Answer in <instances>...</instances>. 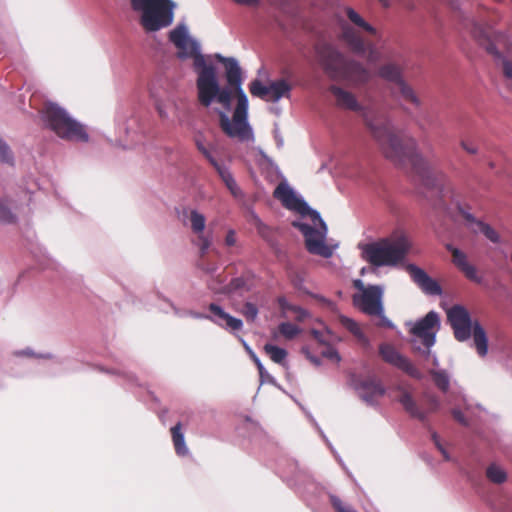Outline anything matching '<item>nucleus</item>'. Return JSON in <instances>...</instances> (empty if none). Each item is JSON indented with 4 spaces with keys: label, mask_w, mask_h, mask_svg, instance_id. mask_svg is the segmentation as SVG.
Returning <instances> with one entry per match:
<instances>
[{
    "label": "nucleus",
    "mask_w": 512,
    "mask_h": 512,
    "mask_svg": "<svg viewBox=\"0 0 512 512\" xmlns=\"http://www.w3.org/2000/svg\"><path fill=\"white\" fill-rule=\"evenodd\" d=\"M273 194L284 207L299 212L304 218V220L294 221L292 225L302 233L308 252L330 258L337 245L332 246L326 243L328 228L320 213L299 198L286 181H282Z\"/></svg>",
    "instance_id": "obj_4"
},
{
    "label": "nucleus",
    "mask_w": 512,
    "mask_h": 512,
    "mask_svg": "<svg viewBox=\"0 0 512 512\" xmlns=\"http://www.w3.org/2000/svg\"><path fill=\"white\" fill-rule=\"evenodd\" d=\"M397 88L400 97L404 101L411 103L415 107H419L421 105L420 98L417 96L415 90L405 80L401 82V84H399Z\"/></svg>",
    "instance_id": "obj_29"
},
{
    "label": "nucleus",
    "mask_w": 512,
    "mask_h": 512,
    "mask_svg": "<svg viewBox=\"0 0 512 512\" xmlns=\"http://www.w3.org/2000/svg\"><path fill=\"white\" fill-rule=\"evenodd\" d=\"M354 388L359 397L370 406L376 405L378 398L382 397L385 393L384 388L375 379L355 381Z\"/></svg>",
    "instance_id": "obj_18"
},
{
    "label": "nucleus",
    "mask_w": 512,
    "mask_h": 512,
    "mask_svg": "<svg viewBox=\"0 0 512 512\" xmlns=\"http://www.w3.org/2000/svg\"><path fill=\"white\" fill-rule=\"evenodd\" d=\"M258 371H259L260 377L262 379H264L265 377H270V375L267 373V371L265 370L264 367H263V370H258Z\"/></svg>",
    "instance_id": "obj_59"
},
{
    "label": "nucleus",
    "mask_w": 512,
    "mask_h": 512,
    "mask_svg": "<svg viewBox=\"0 0 512 512\" xmlns=\"http://www.w3.org/2000/svg\"><path fill=\"white\" fill-rule=\"evenodd\" d=\"M13 355L15 357H34L35 353L31 349L27 348L23 350H17L13 353Z\"/></svg>",
    "instance_id": "obj_50"
},
{
    "label": "nucleus",
    "mask_w": 512,
    "mask_h": 512,
    "mask_svg": "<svg viewBox=\"0 0 512 512\" xmlns=\"http://www.w3.org/2000/svg\"><path fill=\"white\" fill-rule=\"evenodd\" d=\"M379 354L385 362L404 371L409 376L422 379L423 374L409 361L408 358L399 353L390 344H381L379 346Z\"/></svg>",
    "instance_id": "obj_17"
},
{
    "label": "nucleus",
    "mask_w": 512,
    "mask_h": 512,
    "mask_svg": "<svg viewBox=\"0 0 512 512\" xmlns=\"http://www.w3.org/2000/svg\"><path fill=\"white\" fill-rule=\"evenodd\" d=\"M169 40L177 48L180 59H193V68L197 74L196 89L199 103L212 107L213 101L228 105V92L221 88L216 67L208 62L200 51V43L189 34L185 23H179L169 32Z\"/></svg>",
    "instance_id": "obj_3"
},
{
    "label": "nucleus",
    "mask_w": 512,
    "mask_h": 512,
    "mask_svg": "<svg viewBox=\"0 0 512 512\" xmlns=\"http://www.w3.org/2000/svg\"><path fill=\"white\" fill-rule=\"evenodd\" d=\"M447 320L455 338L465 342L473 336V343L480 357L488 353V338L479 321H472L469 311L462 305H454L446 311Z\"/></svg>",
    "instance_id": "obj_10"
},
{
    "label": "nucleus",
    "mask_w": 512,
    "mask_h": 512,
    "mask_svg": "<svg viewBox=\"0 0 512 512\" xmlns=\"http://www.w3.org/2000/svg\"><path fill=\"white\" fill-rule=\"evenodd\" d=\"M237 234L234 229H229L224 237V244L228 248L235 247L237 245Z\"/></svg>",
    "instance_id": "obj_45"
},
{
    "label": "nucleus",
    "mask_w": 512,
    "mask_h": 512,
    "mask_svg": "<svg viewBox=\"0 0 512 512\" xmlns=\"http://www.w3.org/2000/svg\"><path fill=\"white\" fill-rule=\"evenodd\" d=\"M460 145L461 147L469 154H476L478 152V148L473 145V144H469L467 141L465 140H462L460 142Z\"/></svg>",
    "instance_id": "obj_49"
},
{
    "label": "nucleus",
    "mask_w": 512,
    "mask_h": 512,
    "mask_svg": "<svg viewBox=\"0 0 512 512\" xmlns=\"http://www.w3.org/2000/svg\"><path fill=\"white\" fill-rule=\"evenodd\" d=\"M383 295L382 285H368L364 293L354 295L353 303L365 314L377 317V326L394 328V324L384 314Z\"/></svg>",
    "instance_id": "obj_13"
},
{
    "label": "nucleus",
    "mask_w": 512,
    "mask_h": 512,
    "mask_svg": "<svg viewBox=\"0 0 512 512\" xmlns=\"http://www.w3.org/2000/svg\"><path fill=\"white\" fill-rule=\"evenodd\" d=\"M469 29L479 44L494 57L505 78L512 81V41L505 34L492 33L490 28L474 20L469 22Z\"/></svg>",
    "instance_id": "obj_8"
},
{
    "label": "nucleus",
    "mask_w": 512,
    "mask_h": 512,
    "mask_svg": "<svg viewBox=\"0 0 512 512\" xmlns=\"http://www.w3.org/2000/svg\"><path fill=\"white\" fill-rule=\"evenodd\" d=\"M398 400L411 417L422 422L426 421L428 413L418 407L410 393L406 391L402 392Z\"/></svg>",
    "instance_id": "obj_24"
},
{
    "label": "nucleus",
    "mask_w": 512,
    "mask_h": 512,
    "mask_svg": "<svg viewBox=\"0 0 512 512\" xmlns=\"http://www.w3.org/2000/svg\"><path fill=\"white\" fill-rule=\"evenodd\" d=\"M132 11L146 33L160 31L173 23L176 4L172 0H129Z\"/></svg>",
    "instance_id": "obj_9"
},
{
    "label": "nucleus",
    "mask_w": 512,
    "mask_h": 512,
    "mask_svg": "<svg viewBox=\"0 0 512 512\" xmlns=\"http://www.w3.org/2000/svg\"><path fill=\"white\" fill-rule=\"evenodd\" d=\"M435 385L443 392L448 391L450 385V376L444 369H431L429 371Z\"/></svg>",
    "instance_id": "obj_30"
},
{
    "label": "nucleus",
    "mask_w": 512,
    "mask_h": 512,
    "mask_svg": "<svg viewBox=\"0 0 512 512\" xmlns=\"http://www.w3.org/2000/svg\"><path fill=\"white\" fill-rule=\"evenodd\" d=\"M431 170V183L426 181L420 175H417L422 183L431 188H438L440 196L443 200H449L456 208L458 213L465 221V226L473 233L483 234L489 241L493 243L500 242L498 232L489 224L477 219L471 212V207L466 202L464 196L459 192L453 184L448 180L442 171H437L433 164L429 162Z\"/></svg>",
    "instance_id": "obj_5"
},
{
    "label": "nucleus",
    "mask_w": 512,
    "mask_h": 512,
    "mask_svg": "<svg viewBox=\"0 0 512 512\" xmlns=\"http://www.w3.org/2000/svg\"><path fill=\"white\" fill-rule=\"evenodd\" d=\"M448 249L452 253L453 263L466 276V278L475 283H481L482 277L479 276L476 267L468 262L466 254L458 248H453L451 246H448Z\"/></svg>",
    "instance_id": "obj_21"
},
{
    "label": "nucleus",
    "mask_w": 512,
    "mask_h": 512,
    "mask_svg": "<svg viewBox=\"0 0 512 512\" xmlns=\"http://www.w3.org/2000/svg\"><path fill=\"white\" fill-rule=\"evenodd\" d=\"M195 144L197 149L203 154V156L209 161L211 165L216 163L218 160L213 156L211 149L205 145L202 137H197L195 139Z\"/></svg>",
    "instance_id": "obj_37"
},
{
    "label": "nucleus",
    "mask_w": 512,
    "mask_h": 512,
    "mask_svg": "<svg viewBox=\"0 0 512 512\" xmlns=\"http://www.w3.org/2000/svg\"><path fill=\"white\" fill-rule=\"evenodd\" d=\"M341 41L354 54L366 57L370 64H375L383 57L379 46L367 40L363 34L356 31L349 24L341 23Z\"/></svg>",
    "instance_id": "obj_14"
},
{
    "label": "nucleus",
    "mask_w": 512,
    "mask_h": 512,
    "mask_svg": "<svg viewBox=\"0 0 512 512\" xmlns=\"http://www.w3.org/2000/svg\"><path fill=\"white\" fill-rule=\"evenodd\" d=\"M330 91L335 97L337 106L358 112L364 117L386 158L396 165L411 166L416 175H420L431 183L429 161L418 151L417 142L414 138L409 137L403 140L392 132L389 123L378 125L371 121L363 106L358 103L351 92L335 85L331 86Z\"/></svg>",
    "instance_id": "obj_1"
},
{
    "label": "nucleus",
    "mask_w": 512,
    "mask_h": 512,
    "mask_svg": "<svg viewBox=\"0 0 512 512\" xmlns=\"http://www.w3.org/2000/svg\"><path fill=\"white\" fill-rule=\"evenodd\" d=\"M208 309L212 313L209 315V321L213 322L214 324L231 331H238L242 329V320L231 316L229 313L225 312L223 308L218 304L211 303L208 306Z\"/></svg>",
    "instance_id": "obj_20"
},
{
    "label": "nucleus",
    "mask_w": 512,
    "mask_h": 512,
    "mask_svg": "<svg viewBox=\"0 0 512 512\" xmlns=\"http://www.w3.org/2000/svg\"><path fill=\"white\" fill-rule=\"evenodd\" d=\"M224 184H225L226 188L230 191V193L233 195V197H235V198L243 197V192L240 189V187L238 186V184L234 178L227 181Z\"/></svg>",
    "instance_id": "obj_44"
},
{
    "label": "nucleus",
    "mask_w": 512,
    "mask_h": 512,
    "mask_svg": "<svg viewBox=\"0 0 512 512\" xmlns=\"http://www.w3.org/2000/svg\"><path fill=\"white\" fill-rule=\"evenodd\" d=\"M422 356L425 357L426 359L431 358V361H432V364H433L434 367H438L439 366L438 357L434 353H432L431 351H430V355L429 356H426V355H422Z\"/></svg>",
    "instance_id": "obj_56"
},
{
    "label": "nucleus",
    "mask_w": 512,
    "mask_h": 512,
    "mask_svg": "<svg viewBox=\"0 0 512 512\" xmlns=\"http://www.w3.org/2000/svg\"><path fill=\"white\" fill-rule=\"evenodd\" d=\"M329 499L336 512H357L351 505L344 503L334 494H329Z\"/></svg>",
    "instance_id": "obj_36"
},
{
    "label": "nucleus",
    "mask_w": 512,
    "mask_h": 512,
    "mask_svg": "<svg viewBox=\"0 0 512 512\" xmlns=\"http://www.w3.org/2000/svg\"><path fill=\"white\" fill-rule=\"evenodd\" d=\"M242 342H243V344H244L245 349H246V350L248 351V353L251 355V352H253V351L250 349V347L247 345V343H246L244 340H242Z\"/></svg>",
    "instance_id": "obj_60"
},
{
    "label": "nucleus",
    "mask_w": 512,
    "mask_h": 512,
    "mask_svg": "<svg viewBox=\"0 0 512 512\" xmlns=\"http://www.w3.org/2000/svg\"><path fill=\"white\" fill-rule=\"evenodd\" d=\"M410 247L411 243L405 235L358 244L361 258L373 267L397 266L405 259Z\"/></svg>",
    "instance_id": "obj_7"
},
{
    "label": "nucleus",
    "mask_w": 512,
    "mask_h": 512,
    "mask_svg": "<svg viewBox=\"0 0 512 512\" xmlns=\"http://www.w3.org/2000/svg\"><path fill=\"white\" fill-rule=\"evenodd\" d=\"M42 119L45 125L62 139L75 142H87L89 140L84 126L55 103L45 105L42 110Z\"/></svg>",
    "instance_id": "obj_11"
},
{
    "label": "nucleus",
    "mask_w": 512,
    "mask_h": 512,
    "mask_svg": "<svg viewBox=\"0 0 512 512\" xmlns=\"http://www.w3.org/2000/svg\"><path fill=\"white\" fill-rule=\"evenodd\" d=\"M212 166L224 183L234 178L229 168L225 164L217 161L216 163H213Z\"/></svg>",
    "instance_id": "obj_40"
},
{
    "label": "nucleus",
    "mask_w": 512,
    "mask_h": 512,
    "mask_svg": "<svg viewBox=\"0 0 512 512\" xmlns=\"http://www.w3.org/2000/svg\"><path fill=\"white\" fill-rule=\"evenodd\" d=\"M429 403L431 405V410H437L440 406V402L436 397H430Z\"/></svg>",
    "instance_id": "obj_54"
},
{
    "label": "nucleus",
    "mask_w": 512,
    "mask_h": 512,
    "mask_svg": "<svg viewBox=\"0 0 512 512\" xmlns=\"http://www.w3.org/2000/svg\"><path fill=\"white\" fill-rule=\"evenodd\" d=\"M197 237V247L199 248L200 254L205 255L210 249L213 238L210 233H203L202 235H196Z\"/></svg>",
    "instance_id": "obj_34"
},
{
    "label": "nucleus",
    "mask_w": 512,
    "mask_h": 512,
    "mask_svg": "<svg viewBox=\"0 0 512 512\" xmlns=\"http://www.w3.org/2000/svg\"><path fill=\"white\" fill-rule=\"evenodd\" d=\"M344 13L348 21H340V24L345 22L361 34H363V32H367L368 34L377 37V30L366 22L365 19L353 8L345 7Z\"/></svg>",
    "instance_id": "obj_22"
},
{
    "label": "nucleus",
    "mask_w": 512,
    "mask_h": 512,
    "mask_svg": "<svg viewBox=\"0 0 512 512\" xmlns=\"http://www.w3.org/2000/svg\"><path fill=\"white\" fill-rule=\"evenodd\" d=\"M311 334L314 338L321 344H330L334 340H336V336L332 333V331L328 328H325L324 331H320L317 329H312Z\"/></svg>",
    "instance_id": "obj_33"
},
{
    "label": "nucleus",
    "mask_w": 512,
    "mask_h": 512,
    "mask_svg": "<svg viewBox=\"0 0 512 512\" xmlns=\"http://www.w3.org/2000/svg\"><path fill=\"white\" fill-rule=\"evenodd\" d=\"M155 107H156V110H157L159 116L162 119H167L169 117V114H168V112L166 110V107H165V104L163 102L156 101Z\"/></svg>",
    "instance_id": "obj_48"
},
{
    "label": "nucleus",
    "mask_w": 512,
    "mask_h": 512,
    "mask_svg": "<svg viewBox=\"0 0 512 512\" xmlns=\"http://www.w3.org/2000/svg\"><path fill=\"white\" fill-rule=\"evenodd\" d=\"M250 93L252 96L258 97L267 102H278L282 98H289L292 86L285 79H276L269 82L268 85L263 84L260 80L255 79L250 83Z\"/></svg>",
    "instance_id": "obj_15"
},
{
    "label": "nucleus",
    "mask_w": 512,
    "mask_h": 512,
    "mask_svg": "<svg viewBox=\"0 0 512 512\" xmlns=\"http://www.w3.org/2000/svg\"><path fill=\"white\" fill-rule=\"evenodd\" d=\"M257 150L265 163L270 166H275L273 160L261 148H258Z\"/></svg>",
    "instance_id": "obj_51"
},
{
    "label": "nucleus",
    "mask_w": 512,
    "mask_h": 512,
    "mask_svg": "<svg viewBox=\"0 0 512 512\" xmlns=\"http://www.w3.org/2000/svg\"><path fill=\"white\" fill-rule=\"evenodd\" d=\"M32 196L28 191H22L18 198L8 195H0V222L3 224H13L17 220L15 212L24 210L29 206Z\"/></svg>",
    "instance_id": "obj_16"
},
{
    "label": "nucleus",
    "mask_w": 512,
    "mask_h": 512,
    "mask_svg": "<svg viewBox=\"0 0 512 512\" xmlns=\"http://www.w3.org/2000/svg\"><path fill=\"white\" fill-rule=\"evenodd\" d=\"M170 306L173 309L174 314L176 316H178V317L190 316V317L195 318V319H207V320H209V315L208 314H203V313L195 312V311H192V310H180L179 308L174 306L172 303H170Z\"/></svg>",
    "instance_id": "obj_38"
},
{
    "label": "nucleus",
    "mask_w": 512,
    "mask_h": 512,
    "mask_svg": "<svg viewBox=\"0 0 512 512\" xmlns=\"http://www.w3.org/2000/svg\"><path fill=\"white\" fill-rule=\"evenodd\" d=\"M431 439L436 446V448L439 450V452L442 454L445 461H452V457L450 456L449 452L445 448L444 443L442 442L440 436L436 432L431 433Z\"/></svg>",
    "instance_id": "obj_41"
},
{
    "label": "nucleus",
    "mask_w": 512,
    "mask_h": 512,
    "mask_svg": "<svg viewBox=\"0 0 512 512\" xmlns=\"http://www.w3.org/2000/svg\"><path fill=\"white\" fill-rule=\"evenodd\" d=\"M279 305L284 312H292L297 321H304L309 316L305 309L289 304L284 298L279 299Z\"/></svg>",
    "instance_id": "obj_32"
},
{
    "label": "nucleus",
    "mask_w": 512,
    "mask_h": 512,
    "mask_svg": "<svg viewBox=\"0 0 512 512\" xmlns=\"http://www.w3.org/2000/svg\"><path fill=\"white\" fill-rule=\"evenodd\" d=\"M339 322L343 327H345L349 332H351L356 337V339L361 345H363L364 347H368L370 345L369 339L363 333L361 327L355 320L347 316L340 315Z\"/></svg>",
    "instance_id": "obj_26"
},
{
    "label": "nucleus",
    "mask_w": 512,
    "mask_h": 512,
    "mask_svg": "<svg viewBox=\"0 0 512 512\" xmlns=\"http://www.w3.org/2000/svg\"><path fill=\"white\" fill-rule=\"evenodd\" d=\"M235 3L245 6H256L259 4V0H233Z\"/></svg>",
    "instance_id": "obj_52"
},
{
    "label": "nucleus",
    "mask_w": 512,
    "mask_h": 512,
    "mask_svg": "<svg viewBox=\"0 0 512 512\" xmlns=\"http://www.w3.org/2000/svg\"><path fill=\"white\" fill-rule=\"evenodd\" d=\"M279 332L286 338V339H293L300 333V329L298 326L289 323V322H283L279 325Z\"/></svg>",
    "instance_id": "obj_35"
},
{
    "label": "nucleus",
    "mask_w": 512,
    "mask_h": 512,
    "mask_svg": "<svg viewBox=\"0 0 512 512\" xmlns=\"http://www.w3.org/2000/svg\"><path fill=\"white\" fill-rule=\"evenodd\" d=\"M322 356L330 359L335 362H340L341 357L336 349H334L330 344H326L325 349L321 352Z\"/></svg>",
    "instance_id": "obj_43"
},
{
    "label": "nucleus",
    "mask_w": 512,
    "mask_h": 512,
    "mask_svg": "<svg viewBox=\"0 0 512 512\" xmlns=\"http://www.w3.org/2000/svg\"><path fill=\"white\" fill-rule=\"evenodd\" d=\"M264 351L271 358V360L277 364L285 365L287 352L285 349L275 346L273 344H266Z\"/></svg>",
    "instance_id": "obj_31"
},
{
    "label": "nucleus",
    "mask_w": 512,
    "mask_h": 512,
    "mask_svg": "<svg viewBox=\"0 0 512 512\" xmlns=\"http://www.w3.org/2000/svg\"><path fill=\"white\" fill-rule=\"evenodd\" d=\"M316 54L326 74L334 79L344 81L354 87L367 83L372 73L362 63L347 58L330 44H320Z\"/></svg>",
    "instance_id": "obj_6"
},
{
    "label": "nucleus",
    "mask_w": 512,
    "mask_h": 512,
    "mask_svg": "<svg viewBox=\"0 0 512 512\" xmlns=\"http://www.w3.org/2000/svg\"><path fill=\"white\" fill-rule=\"evenodd\" d=\"M487 479L497 485H501L505 483L508 479V474L506 470L497 463H491L487 466L485 471Z\"/></svg>",
    "instance_id": "obj_28"
},
{
    "label": "nucleus",
    "mask_w": 512,
    "mask_h": 512,
    "mask_svg": "<svg viewBox=\"0 0 512 512\" xmlns=\"http://www.w3.org/2000/svg\"><path fill=\"white\" fill-rule=\"evenodd\" d=\"M244 280L242 278L232 279L229 285L223 290V292L230 293L236 291L244 286Z\"/></svg>",
    "instance_id": "obj_46"
},
{
    "label": "nucleus",
    "mask_w": 512,
    "mask_h": 512,
    "mask_svg": "<svg viewBox=\"0 0 512 512\" xmlns=\"http://www.w3.org/2000/svg\"><path fill=\"white\" fill-rule=\"evenodd\" d=\"M251 358L253 359L254 363L256 364L258 370H263V364L261 363L260 359L256 356L254 352H251Z\"/></svg>",
    "instance_id": "obj_57"
},
{
    "label": "nucleus",
    "mask_w": 512,
    "mask_h": 512,
    "mask_svg": "<svg viewBox=\"0 0 512 512\" xmlns=\"http://www.w3.org/2000/svg\"><path fill=\"white\" fill-rule=\"evenodd\" d=\"M411 326L410 333L413 338L411 344L413 350L420 355H430V349L436 342V334L440 328V318L437 312L430 311L425 317L414 323H408Z\"/></svg>",
    "instance_id": "obj_12"
},
{
    "label": "nucleus",
    "mask_w": 512,
    "mask_h": 512,
    "mask_svg": "<svg viewBox=\"0 0 512 512\" xmlns=\"http://www.w3.org/2000/svg\"><path fill=\"white\" fill-rule=\"evenodd\" d=\"M242 314L246 317L247 321H254L258 316V308L251 302H246L242 309Z\"/></svg>",
    "instance_id": "obj_42"
},
{
    "label": "nucleus",
    "mask_w": 512,
    "mask_h": 512,
    "mask_svg": "<svg viewBox=\"0 0 512 512\" xmlns=\"http://www.w3.org/2000/svg\"><path fill=\"white\" fill-rule=\"evenodd\" d=\"M172 440L175 451L178 456H186L189 454V449L185 443L184 433L182 431L181 423H177L171 428Z\"/></svg>",
    "instance_id": "obj_27"
},
{
    "label": "nucleus",
    "mask_w": 512,
    "mask_h": 512,
    "mask_svg": "<svg viewBox=\"0 0 512 512\" xmlns=\"http://www.w3.org/2000/svg\"><path fill=\"white\" fill-rule=\"evenodd\" d=\"M14 161L13 153L8 144L0 138V162L12 164Z\"/></svg>",
    "instance_id": "obj_39"
},
{
    "label": "nucleus",
    "mask_w": 512,
    "mask_h": 512,
    "mask_svg": "<svg viewBox=\"0 0 512 512\" xmlns=\"http://www.w3.org/2000/svg\"><path fill=\"white\" fill-rule=\"evenodd\" d=\"M215 59L225 66L227 85L222 86L228 92V105L213 101V110L219 115L220 127L230 138L240 142L254 141L251 126L248 123V98L242 88V70L234 57H224L217 53Z\"/></svg>",
    "instance_id": "obj_2"
},
{
    "label": "nucleus",
    "mask_w": 512,
    "mask_h": 512,
    "mask_svg": "<svg viewBox=\"0 0 512 512\" xmlns=\"http://www.w3.org/2000/svg\"><path fill=\"white\" fill-rule=\"evenodd\" d=\"M452 415L456 421H458L460 424L467 426L468 420L466 419L465 415L460 411L459 409H453Z\"/></svg>",
    "instance_id": "obj_47"
},
{
    "label": "nucleus",
    "mask_w": 512,
    "mask_h": 512,
    "mask_svg": "<svg viewBox=\"0 0 512 512\" xmlns=\"http://www.w3.org/2000/svg\"><path fill=\"white\" fill-rule=\"evenodd\" d=\"M123 376L126 377L128 380H132V376L128 375L127 373H123Z\"/></svg>",
    "instance_id": "obj_62"
},
{
    "label": "nucleus",
    "mask_w": 512,
    "mask_h": 512,
    "mask_svg": "<svg viewBox=\"0 0 512 512\" xmlns=\"http://www.w3.org/2000/svg\"><path fill=\"white\" fill-rule=\"evenodd\" d=\"M412 280L419 286V288L428 295H440L442 289L440 285L432 279L423 269L419 268L414 264L407 266Z\"/></svg>",
    "instance_id": "obj_19"
},
{
    "label": "nucleus",
    "mask_w": 512,
    "mask_h": 512,
    "mask_svg": "<svg viewBox=\"0 0 512 512\" xmlns=\"http://www.w3.org/2000/svg\"><path fill=\"white\" fill-rule=\"evenodd\" d=\"M242 342H243V344H244L245 349H246V350L248 351V353L251 355V352H253V351L250 349V347L247 345V343H246L244 340H242Z\"/></svg>",
    "instance_id": "obj_61"
},
{
    "label": "nucleus",
    "mask_w": 512,
    "mask_h": 512,
    "mask_svg": "<svg viewBox=\"0 0 512 512\" xmlns=\"http://www.w3.org/2000/svg\"><path fill=\"white\" fill-rule=\"evenodd\" d=\"M184 223L188 225L195 235L205 233L206 217L197 209L186 208L183 210Z\"/></svg>",
    "instance_id": "obj_23"
},
{
    "label": "nucleus",
    "mask_w": 512,
    "mask_h": 512,
    "mask_svg": "<svg viewBox=\"0 0 512 512\" xmlns=\"http://www.w3.org/2000/svg\"><path fill=\"white\" fill-rule=\"evenodd\" d=\"M354 286L355 288H357L361 293H364L365 289H367V286L364 285V283L360 280V279H357L354 281Z\"/></svg>",
    "instance_id": "obj_55"
},
{
    "label": "nucleus",
    "mask_w": 512,
    "mask_h": 512,
    "mask_svg": "<svg viewBox=\"0 0 512 512\" xmlns=\"http://www.w3.org/2000/svg\"><path fill=\"white\" fill-rule=\"evenodd\" d=\"M384 5H387L386 0H381Z\"/></svg>",
    "instance_id": "obj_63"
},
{
    "label": "nucleus",
    "mask_w": 512,
    "mask_h": 512,
    "mask_svg": "<svg viewBox=\"0 0 512 512\" xmlns=\"http://www.w3.org/2000/svg\"><path fill=\"white\" fill-rule=\"evenodd\" d=\"M307 357L310 359L311 362H313L315 365H320V360L312 355H310L308 352H306Z\"/></svg>",
    "instance_id": "obj_58"
},
{
    "label": "nucleus",
    "mask_w": 512,
    "mask_h": 512,
    "mask_svg": "<svg viewBox=\"0 0 512 512\" xmlns=\"http://www.w3.org/2000/svg\"><path fill=\"white\" fill-rule=\"evenodd\" d=\"M379 76L384 80L394 83L396 86L404 81L403 70L396 63H386L379 68Z\"/></svg>",
    "instance_id": "obj_25"
},
{
    "label": "nucleus",
    "mask_w": 512,
    "mask_h": 512,
    "mask_svg": "<svg viewBox=\"0 0 512 512\" xmlns=\"http://www.w3.org/2000/svg\"><path fill=\"white\" fill-rule=\"evenodd\" d=\"M274 138H275L277 148L281 149L284 145V140H283L282 136L278 133V131H275Z\"/></svg>",
    "instance_id": "obj_53"
}]
</instances>
